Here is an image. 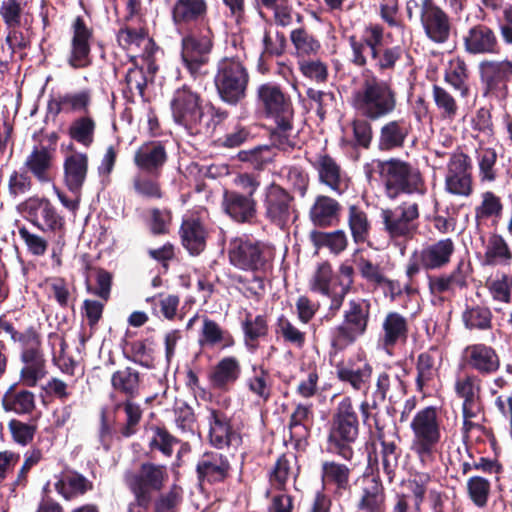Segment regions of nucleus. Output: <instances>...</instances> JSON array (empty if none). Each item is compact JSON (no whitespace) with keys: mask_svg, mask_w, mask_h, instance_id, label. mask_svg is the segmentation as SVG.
Here are the masks:
<instances>
[{"mask_svg":"<svg viewBox=\"0 0 512 512\" xmlns=\"http://www.w3.org/2000/svg\"><path fill=\"white\" fill-rule=\"evenodd\" d=\"M340 208V204L335 199L320 195L315 199L310 208V220L315 226H331L337 220Z\"/></svg>","mask_w":512,"mask_h":512,"instance_id":"obj_33","label":"nucleus"},{"mask_svg":"<svg viewBox=\"0 0 512 512\" xmlns=\"http://www.w3.org/2000/svg\"><path fill=\"white\" fill-rule=\"evenodd\" d=\"M248 391L255 397L256 403H266L272 394L271 377L267 370L253 366L252 375L245 380Z\"/></svg>","mask_w":512,"mask_h":512,"instance_id":"obj_42","label":"nucleus"},{"mask_svg":"<svg viewBox=\"0 0 512 512\" xmlns=\"http://www.w3.org/2000/svg\"><path fill=\"white\" fill-rule=\"evenodd\" d=\"M445 191L459 197L472 195V163L468 155L457 152L450 156L445 174Z\"/></svg>","mask_w":512,"mask_h":512,"instance_id":"obj_14","label":"nucleus"},{"mask_svg":"<svg viewBox=\"0 0 512 512\" xmlns=\"http://www.w3.org/2000/svg\"><path fill=\"white\" fill-rule=\"evenodd\" d=\"M466 285V275L459 265L449 275L429 277V289L434 295L450 291L454 286L463 287Z\"/></svg>","mask_w":512,"mask_h":512,"instance_id":"obj_52","label":"nucleus"},{"mask_svg":"<svg viewBox=\"0 0 512 512\" xmlns=\"http://www.w3.org/2000/svg\"><path fill=\"white\" fill-rule=\"evenodd\" d=\"M382 328V343L386 350L393 348L399 342H405L407 339V320L397 312H390L386 315Z\"/></svg>","mask_w":512,"mask_h":512,"instance_id":"obj_36","label":"nucleus"},{"mask_svg":"<svg viewBox=\"0 0 512 512\" xmlns=\"http://www.w3.org/2000/svg\"><path fill=\"white\" fill-rule=\"evenodd\" d=\"M512 262V250L502 235L492 234L485 244L483 263L489 266H508Z\"/></svg>","mask_w":512,"mask_h":512,"instance_id":"obj_37","label":"nucleus"},{"mask_svg":"<svg viewBox=\"0 0 512 512\" xmlns=\"http://www.w3.org/2000/svg\"><path fill=\"white\" fill-rule=\"evenodd\" d=\"M383 37L384 30L378 24L365 27L360 39L350 36L352 63L358 67H365L368 64V56H370L377 70L381 72L393 70L401 58L403 50L400 46L383 48Z\"/></svg>","mask_w":512,"mask_h":512,"instance_id":"obj_2","label":"nucleus"},{"mask_svg":"<svg viewBox=\"0 0 512 512\" xmlns=\"http://www.w3.org/2000/svg\"><path fill=\"white\" fill-rule=\"evenodd\" d=\"M357 508L358 512L386 511L385 489L377 476L366 475L362 477Z\"/></svg>","mask_w":512,"mask_h":512,"instance_id":"obj_21","label":"nucleus"},{"mask_svg":"<svg viewBox=\"0 0 512 512\" xmlns=\"http://www.w3.org/2000/svg\"><path fill=\"white\" fill-rule=\"evenodd\" d=\"M479 71L482 82L491 92L506 89L509 80L505 60H485L479 64Z\"/></svg>","mask_w":512,"mask_h":512,"instance_id":"obj_34","label":"nucleus"},{"mask_svg":"<svg viewBox=\"0 0 512 512\" xmlns=\"http://www.w3.org/2000/svg\"><path fill=\"white\" fill-rule=\"evenodd\" d=\"M432 98L442 119L452 121L456 118L459 106L447 89L437 84L433 85Z\"/></svg>","mask_w":512,"mask_h":512,"instance_id":"obj_47","label":"nucleus"},{"mask_svg":"<svg viewBox=\"0 0 512 512\" xmlns=\"http://www.w3.org/2000/svg\"><path fill=\"white\" fill-rule=\"evenodd\" d=\"M25 165L39 181H49L48 170L51 165V157L46 148L34 149L27 157Z\"/></svg>","mask_w":512,"mask_h":512,"instance_id":"obj_53","label":"nucleus"},{"mask_svg":"<svg viewBox=\"0 0 512 512\" xmlns=\"http://www.w3.org/2000/svg\"><path fill=\"white\" fill-rule=\"evenodd\" d=\"M212 38L210 29L205 35L197 36L194 33H188L182 38L181 56L191 75L199 74L201 68L207 64L213 47Z\"/></svg>","mask_w":512,"mask_h":512,"instance_id":"obj_16","label":"nucleus"},{"mask_svg":"<svg viewBox=\"0 0 512 512\" xmlns=\"http://www.w3.org/2000/svg\"><path fill=\"white\" fill-rule=\"evenodd\" d=\"M292 197L281 187L271 185L266 198V216L271 223L284 229L295 218Z\"/></svg>","mask_w":512,"mask_h":512,"instance_id":"obj_18","label":"nucleus"},{"mask_svg":"<svg viewBox=\"0 0 512 512\" xmlns=\"http://www.w3.org/2000/svg\"><path fill=\"white\" fill-rule=\"evenodd\" d=\"M72 30L73 36L68 63L75 69L88 67L92 62L90 56V39L92 32L80 17L74 20Z\"/></svg>","mask_w":512,"mask_h":512,"instance_id":"obj_20","label":"nucleus"},{"mask_svg":"<svg viewBox=\"0 0 512 512\" xmlns=\"http://www.w3.org/2000/svg\"><path fill=\"white\" fill-rule=\"evenodd\" d=\"M442 362V353L432 347L428 351L421 353L417 360V378L416 382L420 389L436 376L438 367Z\"/></svg>","mask_w":512,"mask_h":512,"instance_id":"obj_41","label":"nucleus"},{"mask_svg":"<svg viewBox=\"0 0 512 512\" xmlns=\"http://www.w3.org/2000/svg\"><path fill=\"white\" fill-rule=\"evenodd\" d=\"M208 3L206 0H175L171 8V19L178 28H184L206 18Z\"/></svg>","mask_w":512,"mask_h":512,"instance_id":"obj_27","label":"nucleus"},{"mask_svg":"<svg viewBox=\"0 0 512 512\" xmlns=\"http://www.w3.org/2000/svg\"><path fill=\"white\" fill-rule=\"evenodd\" d=\"M228 256L230 263L239 269L261 271L273 259L274 249L265 243L236 237L229 243Z\"/></svg>","mask_w":512,"mask_h":512,"instance_id":"obj_8","label":"nucleus"},{"mask_svg":"<svg viewBox=\"0 0 512 512\" xmlns=\"http://www.w3.org/2000/svg\"><path fill=\"white\" fill-rule=\"evenodd\" d=\"M497 153L493 148H481L477 152L479 179L481 182H493L496 179Z\"/></svg>","mask_w":512,"mask_h":512,"instance_id":"obj_61","label":"nucleus"},{"mask_svg":"<svg viewBox=\"0 0 512 512\" xmlns=\"http://www.w3.org/2000/svg\"><path fill=\"white\" fill-rule=\"evenodd\" d=\"M313 165L322 184L337 194H342L347 190L348 177L332 157L326 154L319 155Z\"/></svg>","mask_w":512,"mask_h":512,"instance_id":"obj_24","label":"nucleus"},{"mask_svg":"<svg viewBox=\"0 0 512 512\" xmlns=\"http://www.w3.org/2000/svg\"><path fill=\"white\" fill-rule=\"evenodd\" d=\"M502 211L501 200L493 192L487 191L482 194V201L475 208L476 220H484L493 216H499Z\"/></svg>","mask_w":512,"mask_h":512,"instance_id":"obj_64","label":"nucleus"},{"mask_svg":"<svg viewBox=\"0 0 512 512\" xmlns=\"http://www.w3.org/2000/svg\"><path fill=\"white\" fill-rule=\"evenodd\" d=\"M466 488L469 499L476 507L482 509L487 506L491 492V483L488 479L480 476L470 477Z\"/></svg>","mask_w":512,"mask_h":512,"instance_id":"obj_56","label":"nucleus"},{"mask_svg":"<svg viewBox=\"0 0 512 512\" xmlns=\"http://www.w3.org/2000/svg\"><path fill=\"white\" fill-rule=\"evenodd\" d=\"M455 252V244L451 238H444L423 245L411 255L406 274L414 277L421 269L440 270L447 266Z\"/></svg>","mask_w":512,"mask_h":512,"instance_id":"obj_9","label":"nucleus"},{"mask_svg":"<svg viewBox=\"0 0 512 512\" xmlns=\"http://www.w3.org/2000/svg\"><path fill=\"white\" fill-rule=\"evenodd\" d=\"M466 52L473 55L498 54L500 46L495 32L488 26L477 24L463 37Z\"/></svg>","mask_w":512,"mask_h":512,"instance_id":"obj_22","label":"nucleus"},{"mask_svg":"<svg viewBox=\"0 0 512 512\" xmlns=\"http://www.w3.org/2000/svg\"><path fill=\"white\" fill-rule=\"evenodd\" d=\"M277 333L281 335L285 342H288L296 348H302L305 344L306 333L298 329L284 316L278 319Z\"/></svg>","mask_w":512,"mask_h":512,"instance_id":"obj_63","label":"nucleus"},{"mask_svg":"<svg viewBox=\"0 0 512 512\" xmlns=\"http://www.w3.org/2000/svg\"><path fill=\"white\" fill-rule=\"evenodd\" d=\"M368 320L369 304L364 300L349 301L343 323L333 331V347L342 350L354 343L366 332Z\"/></svg>","mask_w":512,"mask_h":512,"instance_id":"obj_11","label":"nucleus"},{"mask_svg":"<svg viewBox=\"0 0 512 512\" xmlns=\"http://www.w3.org/2000/svg\"><path fill=\"white\" fill-rule=\"evenodd\" d=\"M257 103L266 116L274 121L293 118L289 97L274 83H264L257 88Z\"/></svg>","mask_w":512,"mask_h":512,"instance_id":"obj_17","label":"nucleus"},{"mask_svg":"<svg viewBox=\"0 0 512 512\" xmlns=\"http://www.w3.org/2000/svg\"><path fill=\"white\" fill-rule=\"evenodd\" d=\"M206 419L209 423V440L213 446L221 449L240 443L238 433L233 430L224 413L210 409Z\"/></svg>","mask_w":512,"mask_h":512,"instance_id":"obj_23","label":"nucleus"},{"mask_svg":"<svg viewBox=\"0 0 512 512\" xmlns=\"http://www.w3.org/2000/svg\"><path fill=\"white\" fill-rule=\"evenodd\" d=\"M118 43L126 50L138 55V50L151 44L143 29L124 27L117 34Z\"/></svg>","mask_w":512,"mask_h":512,"instance_id":"obj_57","label":"nucleus"},{"mask_svg":"<svg viewBox=\"0 0 512 512\" xmlns=\"http://www.w3.org/2000/svg\"><path fill=\"white\" fill-rule=\"evenodd\" d=\"M166 152L159 142H147L141 145L135 153L134 163L144 171L153 172L164 164Z\"/></svg>","mask_w":512,"mask_h":512,"instance_id":"obj_38","label":"nucleus"},{"mask_svg":"<svg viewBox=\"0 0 512 512\" xmlns=\"http://www.w3.org/2000/svg\"><path fill=\"white\" fill-rule=\"evenodd\" d=\"M21 360L23 365L20 370V383L27 387L37 386L47 376L48 371L40 349V339L36 334L25 336Z\"/></svg>","mask_w":512,"mask_h":512,"instance_id":"obj_13","label":"nucleus"},{"mask_svg":"<svg viewBox=\"0 0 512 512\" xmlns=\"http://www.w3.org/2000/svg\"><path fill=\"white\" fill-rule=\"evenodd\" d=\"M290 38L298 57L316 55L321 48L320 42L304 29L293 30Z\"/></svg>","mask_w":512,"mask_h":512,"instance_id":"obj_55","label":"nucleus"},{"mask_svg":"<svg viewBox=\"0 0 512 512\" xmlns=\"http://www.w3.org/2000/svg\"><path fill=\"white\" fill-rule=\"evenodd\" d=\"M274 122L276 127L270 137L272 144L283 151L294 148L298 141L296 134L293 132L292 119H279Z\"/></svg>","mask_w":512,"mask_h":512,"instance_id":"obj_49","label":"nucleus"},{"mask_svg":"<svg viewBox=\"0 0 512 512\" xmlns=\"http://www.w3.org/2000/svg\"><path fill=\"white\" fill-rule=\"evenodd\" d=\"M408 18H419L427 38L443 44L448 41L451 33V22L447 13L434 0H407Z\"/></svg>","mask_w":512,"mask_h":512,"instance_id":"obj_6","label":"nucleus"},{"mask_svg":"<svg viewBox=\"0 0 512 512\" xmlns=\"http://www.w3.org/2000/svg\"><path fill=\"white\" fill-rule=\"evenodd\" d=\"M372 372V366L364 359L349 360L336 367L339 380L348 383L357 391H366L369 388Z\"/></svg>","mask_w":512,"mask_h":512,"instance_id":"obj_25","label":"nucleus"},{"mask_svg":"<svg viewBox=\"0 0 512 512\" xmlns=\"http://www.w3.org/2000/svg\"><path fill=\"white\" fill-rule=\"evenodd\" d=\"M241 375V365L237 358L228 356L222 358L211 370L209 379L218 389H227L234 384Z\"/></svg>","mask_w":512,"mask_h":512,"instance_id":"obj_30","label":"nucleus"},{"mask_svg":"<svg viewBox=\"0 0 512 512\" xmlns=\"http://www.w3.org/2000/svg\"><path fill=\"white\" fill-rule=\"evenodd\" d=\"M183 246L192 255H198L206 245L207 231L198 219L188 218L180 229Z\"/></svg>","mask_w":512,"mask_h":512,"instance_id":"obj_35","label":"nucleus"},{"mask_svg":"<svg viewBox=\"0 0 512 512\" xmlns=\"http://www.w3.org/2000/svg\"><path fill=\"white\" fill-rule=\"evenodd\" d=\"M95 131V122L90 117H81L76 119L69 129L70 136L84 146H89L93 142Z\"/></svg>","mask_w":512,"mask_h":512,"instance_id":"obj_62","label":"nucleus"},{"mask_svg":"<svg viewBox=\"0 0 512 512\" xmlns=\"http://www.w3.org/2000/svg\"><path fill=\"white\" fill-rule=\"evenodd\" d=\"M468 69L465 61L459 57L451 59L444 71V81L459 91L462 97L469 94Z\"/></svg>","mask_w":512,"mask_h":512,"instance_id":"obj_44","label":"nucleus"},{"mask_svg":"<svg viewBox=\"0 0 512 512\" xmlns=\"http://www.w3.org/2000/svg\"><path fill=\"white\" fill-rule=\"evenodd\" d=\"M347 224L355 243H364L367 241L371 223L365 211L356 205H351L347 212Z\"/></svg>","mask_w":512,"mask_h":512,"instance_id":"obj_45","label":"nucleus"},{"mask_svg":"<svg viewBox=\"0 0 512 512\" xmlns=\"http://www.w3.org/2000/svg\"><path fill=\"white\" fill-rule=\"evenodd\" d=\"M167 478L164 466L145 463L141 465L138 472L127 474L125 480L138 503L149 505L151 493L160 490Z\"/></svg>","mask_w":512,"mask_h":512,"instance_id":"obj_12","label":"nucleus"},{"mask_svg":"<svg viewBox=\"0 0 512 512\" xmlns=\"http://www.w3.org/2000/svg\"><path fill=\"white\" fill-rule=\"evenodd\" d=\"M486 286L495 301L503 303H509L511 301V276L505 273H496L487 280Z\"/></svg>","mask_w":512,"mask_h":512,"instance_id":"obj_58","label":"nucleus"},{"mask_svg":"<svg viewBox=\"0 0 512 512\" xmlns=\"http://www.w3.org/2000/svg\"><path fill=\"white\" fill-rule=\"evenodd\" d=\"M387 195L395 198L402 191L406 193L424 194L425 185L418 169L406 162L391 159L382 164Z\"/></svg>","mask_w":512,"mask_h":512,"instance_id":"obj_10","label":"nucleus"},{"mask_svg":"<svg viewBox=\"0 0 512 512\" xmlns=\"http://www.w3.org/2000/svg\"><path fill=\"white\" fill-rule=\"evenodd\" d=\"M359 421L350 397H344L336 406L328 433V450L345 460L353 456L351 444L357 439Z\"/></svg>","mask_w":512,"mask_h":512,"instance_id":"obj_4","label":"nucleus"},{"mask_svg":"<svg viewBox=\"0 0 512 512\" xmlns=\"http://www.w3.org/2000/svg\"><path fill=\"white\" fill-rule=\"evenodd\" d=\"M91 103V93L89 90L70 92L58 95L49 102V109L60 112H78L86 113Z\"/></svg>","mask_w":512,"mask_h":512,"instance_id":"obj_32","label":"nucleus"},{"mask_svg":"<svg viewBox=\"0 0 512 512\" xmlns=\"http://www.w3.org/2000/svg\"><path fill=\"white\" fill-rule=\"evenodd\" d=\"M410 429L411 451L422 468L433 470L442 456L440 447L442 421L437 409L428 406L417 411L411 419Z\"/></svg>","mask_w":512,"mask_h":512,"instance_id":"obj_1","label":"nucleus"},{"mask_svg":"<svg viewBox=\"0 0 512 512\" xmlns=\"http://www.w3.org/2000/svg\"><path fill=\"white\" fill-rule=\"evenodd\" d=\"M229 469L227 458L217 452L203 454L197 464L198 478L201 482H221L227 477Z\"/></svg>","mask_w":512,"mask_h":512,"instance_id":"obj_28","label":"nucleus"},{"mask_svg":"<svg viewBox=\"0 0 512 512\" xmlns=\"http://www.w3.org/2000/svg\"><path fill=\"white\" fill-rule=\"evenodd\" d=\"M354 108L362 117L378 120L392 114L397 106V95L390 80L375 75L366 77L360 89L354 93Z\"/></svg>","mask_w":512,"mask_h":512,"instance_id":"obj_3","label":"nucleus"},{"mask_svg":"<svg viewBox=\"0 0 512 512\" xmlns=\"http://www.w3.org/2000/svg\"><path fill=\"white\" fill-rule=\"evenodd\" d=\"M198 341L201 347H220L222 349L234 344V339L229 331L207 317L203 319Z\"/></svg>","mask_w":512,"mask_h":512,"instance_id":"obj_39","label":"nucleus"},{"mask_svg":"<svg viewBox=\"0 0 512 512\" xmlns=\"http://www.w3.org/2000/svg\"><path fill=\"white\" fill-rule=\"evenodd\" d=\"M462 358L469 368L483 376L492 375L500 368V357L496 350L483 343L465 347Z\"/></svg>","mask_w":512,"mask_h":512,"instance_id":"obj_19","label":"nucleus"},{"mask_svg":"<svg viewBox=\"0 0 512 512\" xmlns=\"http://www.w3.org/2000/svg\"><path fill=\"white\" fill-rule=\"evenodd\" d=\"M310 237L317 248H327L334 254L341 253L348 245V238L343 230L333 232L313 231Z\"/></svg>","mask_w":512,"mask_h":512,"instance_id":"obj_46","label":"nucleus"},{"mask_svg":"<svg viewBox=\"0 0 512 512\" xmlns=\"http://www.w3.org/2000/svg\"><path fill=\"white\" fill-rule=\"evenodd\" d=\"M309 288L311 291L325 295L334 300V292L338 290L336 279L332 267L327 262L317 265L309 279Z\"/></svg>","mask_w":512,"mask_h":512,"instance_id":"obj_40","label":"nucleus"},{"mask_svg":"<svg viewBox=\"0 0 512 512\" xmlns=\"http://www.w3.org/2000/svg\"><path fill=\"white\" fill-rule=\"evenodd\" d=\"M222 207L227 215L237 222H251L256 215L254 198L244 196L239 191L225 190Z\"/></svg>","mask_w":512,"mask_h":512,"instance_id":"obj_26","label":"nucleus"},{"mask_svg":"<svg viewBox=\"0 0 512 512\" xmlns=\"http://www.w3.org/2000/svg\"><path fill=\"white\" fill-rule=\"evenodd\" d=\"M419 215V205L412 201L402 202L393 209H381L384 231L390 242L399 247L402 255L418 230Z\"/></svg>","mask_w":512,"mask_h":512,"instance_id":"obj_5","label":"nucleus"},{"mask_svg":"<svg viewBox=\"0 0 512 512\" xmlns=\"http://www.w3.org/2000/svg\"><path fill=\"white\" fill-rule=\"evenodd\" d=\"M139 382V373L130 367L117 370L111 377L113 388L129 397L138 393Z\"/></svg>","mask_w":512,"mask_h":512,"instance_id":"obj_50","label":"nucleus"},{"mask_svg":"<svg viewBox=\"0 0 512 512\" xmlns=\"http://www.w3.org/2000/svg\"><path fill=\"white\" fill-rule=\"evenodd\" d=\"M410 132L409 123L401 118L384 123L378 136V147L381 151L401 148Z\"/></svg>","mask_w":512,"mask_h":512,"instance_id":"obj_29","label":"nucleus"},{"mask_svg":"<svg viewBox=\"0 0 512 512\" xmlns=\"http://www.w3.org/2000/svg\"><path fill=\"white\" fill-rule=\"evenodd\" d=\"M59 494L69 500L73 497L85 493L91 488L90 483L82 475L72 473L63 475L55 484Z\"/></svg>","mask_w":512,"mask_h":512,"instance_id":"obj_48","label":"nucleus"},{"mask_svg":"<svg viewBox=\"0 0 512 512\" xmlns=\"http://www.w3.org/2000/svg\"><path fill=\"white\" fill-rule=\"evenodd\" d=\"M170 105L174 121L186 128L196 126L203 116L200 94L187 85L175 90Z\"/></svg>","mask_w":512,"mask_h":512,"instance_id":"obj_15","label":"nucleus"},{"mask_svg":"<svg viewBox=\"0 0 512 512\" xmlns=\"http://www.w3.org/2000/svg\"><path fill=\"white\" fill-rule=\"evenodd\" d=\"M15 385L9 387L2 398L3 409L17 414L31 413L35 408L34 394L27 390L16 392Z\"/></svg>","mask_w":512,"mask_h":512,"instance_id":"obj_43","label":"nucleus"},{"mask_svg":"<svg viewBox=\"0 0 512 512\" xmlns=\"http://www.w3.org/2000/svg\"><path fill=\"white\" fill-rule=\"evenodd\" d=\"M482 381L479 376L470 374L458 377L455 381V392L463 402L480 400Z\"/></svg>","mask_w":512,"mask_h":512,"instance_id":"obj_59","label":"nucleus"},{"mask_svg":"<svg viewBox=\"0 0 512 512\" xmlns=\"http://www.w3.org/2000/svg\"><path fill=\"white\" fill-rule=\"evenodd\" d=\"M88 159L85 154L74 153L64 162V179L68 189L77 194L80 192L86 179Z\"/></svg>","mask_w":512,"mask_h":512,"instance_id":"obj_31","label":"nucleus"},{"mask_svg":"<svg viewBox=\"0 0 512 512\" xmlns=\"http://www.w3.org/2000/svg\"><path fill=\"white\" fill-rule=\"evenodd\" d=\"M350 469L340 463L326 461L322 464V481L333 484L338 489H346L349 485Z\"/></svg>","mask_w":512,"mask_h":512,"instance_id":"obj_54","label":"nucleus"},{"mask_svg":"<svg viewBox=\"0 0 512 512\" xmlns=\"http://www.w3.org/2000/svg\"><path fill=\"white\" fill-rule=\"evenodd\" d=\"M249 73L244 64L236 58L219 61L214 77L217 93L222 101L236 105L246 96Z\"/></svg>","mask_w":512,"mask_h":512,"instance_id":"obj_7","label":"nucleus"},{"mask_svg":"<svg viewBox=\"0 0 512 512\" xmlns=\"http://www.w3.org/2000/svg\"><path fill=\"white\" fill-rule=\"evenodd\" d=\"M375 396L380 400L401 397L405 393L403 381L396 374L381 373L378 376Z\"/></svg>","mask_w":512,"mask_h":512,"instance_id":"obj_51","label":"nucleus"},{"mask_svg":"<svg viewBox=\"0 0 512 512\" xmlns=\"http://www.w3.org/2000/svg\"><path fill=\"white\" fill-rule=\"evenodd\" d=\"M354 269L350 265L343 264L339 268V276L335 277L338 290L334 292V300L330 304V310L336 312L342 306L346 294L353 283Z\"/></svg>","mask_w":512,"mask_h":512,"instance_id":"obj_60","label":"nucleus"}]
</instances>
